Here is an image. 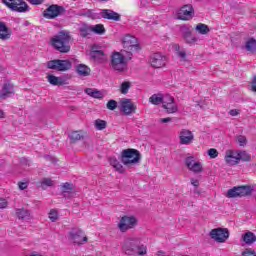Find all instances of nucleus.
<instances>
[{"mask_svg": "<svg viewBox=\"0 0 256 256\" xmlns=\"http://www.w3.org/2000/svg\"><path fill=\"white\" fill-rule=\"evenodd\" d=\"M208 155L211 159H217L219 157V152L215 148H211L208 150Z\"/></svg>", "mask_w": 256, "mask_h": 256, "instance_id": "nucleus-47", "label": "nucleus"}, {"mask_svg": "<svg viewBox=\"0 0 256 256\" xmlns=\"http://www.w3.org/2000/svg\"><path fill=\"white\" fill-rule=\"evenodd\" d=\"M135 109H137V107H135V104H133L131 100L124 98L120 101V111H122L124 115L135 113Z\"/></svg>", "mask_w": 256, "mask_h": 256, "instance_id": "nucleus-19", "label": "nucleus"}, {"mask_svg": "<svg viewBox=\"0 0 256 256\" xmlns=\"http://www.w3.org/2000/svg\"><path fill=\"white\" fill-rule=\"evenodd\" d=\"M48 218L50 219V221H52V223H55V221L59 219V211H57V209L50 210Z\"/></svg>", "mask_w": 256, "mask_h": 256, "instance_id": "nucleus-43", "label": "nucleus"}, {"mask_svg": "<svg viewBox=\"0 0 256 256\" xmlns=\"http://www.w3.org/2000/svg\"><path fill=\"white\" fill-rule=\"evenodd\" d=\"M178 137L180 145H191L195 141V135L189 129L180 130Z\"/></svg>", "mask_w": 256, "mask_h": 256, "instance_id": "nucleus-13", "label": "nucleus"}, {"mask_svg": "<svg viewBox=\"0 0 256 256\" xmlns=\"http://www.w3.org/2000/svg\"><path fill=\"white\" fill-rule=\"evenodd\" d=\"M5 118V113L3 112V110L0 109V119Z\"/></svg>", "mask_w": 256, "mask_h": 256, "instance_id": "nucleus-57", "label": "nucleus"}, {"mask_svg": "<svg viewBox=\"0 0 256 256\" xmlns=\"http://www.w3.org/2000/svg\"><path fill=\"white\" fill-rule=\"evenodd\" d=\"M21 163L26 164V165H31V162L29 160H27L26 158H22Z\"/></svg>", "mask_w": 256, "mask_h": 256, "instance_id": "nucleus-55", "label": "nucleus"}, {"mask_svg": "<svg viewBox=\"0 0 256 256\" xmlns=\"http://www.w3.org/2000/svg\"><path fill=\"white\" fill-rule=\"evenodd\" d=\"M131 52L126 54L125 52H114L111 56V67L114 71L123 73L127 71V60L131 59Z\"/></svg>", "mask_w": 256, "mask_h": 256, "instance_id": "nucleus-3", "label": "nucleus"}, {"mask_svg": "<svg viewBox=\"0 0 256 256\" xmlns=\"http://www.w3.org/2000/svg\"><path fill=\"white\" fill-rule=\"evenodd\" d=\"M210 237L216 243H225L229 239V230L227 228H215L210 231Z\"/></svg>", "mask_w": 256, "mask_h": 256, "instance_id": "nucleus-10", "label": "nucleus"}, {"mask_svg": "<svg viewBox=\"0 0 256 256\" xmlns=\"http://www.w3.org/2000/svg\"><path fill=\"white\" fill-rule=\"evenodd\" d=\"M228 113H229V115H231V117H237V115H239V110L232 109Z\"/></svg>", "mask_w": 256, "mask_h": 256, "instance_id": "nucleus-51", "label": "nucleus"}, {"mask_svg": "<svg viewBox=\"0 0 256 256\" xmlns=\"http://www.w3.org/2000/svg\"><path fill=\"white\" fill-rule=\"evenodd\" d=\"M163 109L167 113H177L179 111V108L177 107V104L175 103V98H173L171 95L167 94L164 96V103L162 104Z\"/></svg>", "mask_w": 256, "mask_h": 256, "instance_id": "nucleus-14", "label": "nucleus"}, {"mask_svg": "<svg viewBox=\"0 0 256 256\" xmlns=\"http://www.w3.org/2000/svg\"><path fill=\"white\" fill-rule=\"evenodd\" d=\"M84 92L86 95H89V97H93V99H103V93L95 88H86Z\"/></svg>", "mask_w": 256, "mask_h": 256, "instance_id": "nucleus-29", "label": "nucleus"}, {"mask_svg": "<svg viewBox=\"0 0 256 256\" xmlns=\"http://www.w3.org/2000/svg\"><path fill=\"white\" fill-rule=\"evenodd\" d=\"M31 5H41L44 0H28Z\"/></svg>", "mask_w": 256, "mask_h": 256, "instance_id": "nucleus-52", "label": "nucleus"}, {"mask_svg": "<svg viewBox=\"0 0 256 256\" xmlns=\"http://www.w3.org/2000/svg\"><path fill=\"white\" fill-rule=\"evenodd\" d=\"M73 67V64L69 60H51L47 62V68L54 71H69Z\"/></svg>", "mask_w": 256, "mask_h": 256, "instance_id": "nucleus-9", "label": "nucleus"}, {"mask_svg": "<svg viewBox=\"0 0 256 256\" xmlns=\"http://www.w3.org/2000/svg\"><path fill=\"white\" fill-rule=\"evenodd\" d=\"M194 195H201V191L199 189H194Z\"/></svg>", "mask_w": 256, "mask_h": 256, "instance_id": "nucleus-58", "label": "nucleus"}, {"mask_svg": "<svg viewBox=\"0 0 256 256\" xmlns=\"http://www.w3.org/2000/svg\"><path fill=\"white\" fill-rule=\"evenodd\" d=\"M245 49L249 53H256V40L254 38H250L245 43Z\"/></svg>", "mask_w": 256, "mask_h": 256, "instance_id": "nucleus-32", "label": "nucleus"}, {"mask_svg": "<svg viewBox=\"0 0 256 256\" xmlns=\"http://www.w3.org/2000/svg\"><path fill=\"white\" fill-rule=\"evenodd\" d=\"M65 9H63L62 6H59L57 4H53L49 6L43 13L45 19H55V17H59Z\"/></svg>", "mask_w": 256, "mask_h": 256, "instance_id": "nucleus-12", "label": "nucleus"}, {"mask_svg": "<svg viewBox=\"0 0 256 256\" xmlns=\"http://www.w3.org/2000/svg\"><path fill=\"white\" fill-rule=\"evenodd\" d=\"M2 3H4L10 11H16L17 13H26V11H29V5L23 0H2Z\"/></svg>", "mask_w": 256, "mask_h": 256, "instance_id": "nucleus-7", "label": "nucleus"}, {"mask_svg": "<svg viewBox=\"0 0 256 256\" xmlns=\"http://www.w3.org/2000/svg\"><path fill=\"white\" fill-rule=\"evenodd\" d=\"M100 1H107V0H100Z\"/></svg>", "mask_w": 256, "mask_h": 256, "instance_id": "nucleus-62", "label": "nucleus"}, {"mask_svg": "<svg viewBox=\"0 0 256 256\" xmlns=\"http://www.w3.org/2000/svg\"><path fill=\"white\" fill-rule=\"evenodd\" d=\"M79 31H80V36L81 37H87V35H89V33H91V26L87 25V24H82L79 27Z\"/></svg>", "mask_w": 256, "mask_h": 256, "instance_id": "nucleus-37", "label": "nucleus"}, {"mask_svg": "<svg viewBox=\"0 0 256 256\" xmlns=\"http://www.w3.org/2000/svg\"><path fill=\"white\" fill-rule=\"evenodd\" d=\"M10 37H11V31H9V28H7V25H5V23L0 22V39L5 41Z\"/></svg>", "mask_w": 256, "mask_h": 256, "instance_id": "nucleus-27", "label": "nucleus"}, {"mask_svg": "<svg viewBox=\"0 0 256 256\" xmlns=\"http://www.w3.org/2000/svg\"><path fill=\"white\" fill-rule=\"evenodd\" d=\"M246 252L249 253V255H251V256H252V255H253V256H256L255 250L247 249Z\"/></svg>", "mask_w": 256, "mask_h": 256, "instance_id": "nucleus-56", "label": "nucleus"}, {"mask_svg": "<svg viewBox=\"0 0 256 256\" xmlns=\"http://www.w3.org/2000/svg\"><path fill=\"white\" fill-rule=\"evenodd\" d=\"M159 123H171V118H160Z\"/></svg>", "mask_w": 256, "mask_h": 256, "instance_id": "nucleus-53", "label": "nucleus"}, {"mask_svg": "<svg viewBox=\"0 0 256 256\" xmlns=\"http://www.w3.org/2000/svg\"><path fill=\"white\" fill-rule=\"evenodd\" d=\"M90 57L96 63H105V61H107V56H105V52H103L102 50H95V48H92V50L90 51Z\"/></svg>", "mask_w": 256, "mask_h": 256, "instance_id": "nucleus-21", "label": "nucleus"}, {"mask_svg": "<svg viewBox=\"0 0 256 256\" xmlns=\"http://www.w3.org/2000/svg\"><path fill=\"white\" fill-rule=\"evenodd\" d=\"M47 81L50 85L59 86V85H67V79L64 77H57L53 74H49L47 76Z\"/></svg>", "mask_w": 256, "mask_h": 256, "instance_id": "nucleus-22", "label": "nucleus"}, {"mask_svg": "<svg viewBox=\"0 0 256 256\" xmlns=\"http://www.w3.org/2000/svg\"><path fill=\"white\" fill-rule=\"evenodd\" d=\"M190 182H191V185H193V187H199L200 185L199 180L195 178H191Z\"/></svg>", "mask_w": 256, "mask_h": 256, "instance_id": "nucleus-50", "label": "nucleus"}, {"mask_svg": "<svg viewBox=\"0 0 256 256\" xmlns=\"http://www.w3.org/2000/svg\"><path fill=\"white\" fill-rule=\"evenodd\" d=\"M196 31H198V33H200L201 35H207V33L209 32V27L205 24H198L196 26Z\"/></svg>", "mask_w": 256, "mask_h": 256, "instance_id": "nucleus-42", "label": "nucleus"}, {"mask_svg": "<svg viewBox=\"0 0 256 256\" xmlns=\"http://www.w3.org/2000/svg\"><path fill=\"white\" fill-rule=\"evenodd\" d=\"M123 48L122 53L129 55L131 53V57H133V53H137L139 50V43L137 42V38L132 35H126L123 38Z\"/></svg>", "mask_w": 256, "mask_h": 256, "instance_id": "nucleus-6", "label": "nucleus"}, {"mask_svg": "<svg viewBox=\"0 0 256 256\" xmlns=\"http://www.w3.org/2000/svg\"><path fill=\"white\" fill-rule=\"evenodd\" d=\"M11 95H13V86L9 83L4 84L0 91V99H7Z\"/></svg>", "mask_w": 256, "mask_h": 256, "instance_id": "nucleus-23", "label": "nucleus"}, {"mask_svg": "<svg viewBox=\"0 0 256 256\" xmlns=\"http://www.w3.org/2000/svg\"><path fill=\"white\" fill-rule=\"evenodd\" d=\"M184 39L186 41V43H188V45H193L194 43H197V37L193 36V34H188L186 36H184Z\"/></svg>", "mask_w": 256, "mask_h": 256, "instance_id": "nucleus-44", "label": "nucleus"}, {"mask_svg": "<svg viewBox=\"0 0 256 256\" xmlns=\"http://www.w3.org/2000/svg\"><path fill=\"white\" fill-rule=\"evenodd\" d=\"M238 158L240 161H251V155L247 151H238Z\"/></svg>", "mask_w": 256, "mask_h": 256, "instance_id": "nucleus-41", "label": "nucleus"}, {"mask_svg": "<svg viewBox=\"0 0 256 256\" xmlns=\"http://www.w3.org/2000/svg\"><path fill=\"white\" fill-rule=\"evenodd\" d=\"M224 159L227 165H239V152L227 150Z\"/></svg>", "mask_w": 256, "mask_h": 256, "instance_id": "nucleus-20", "label": "nucleus"}, {"mask_svg": "<svg viewBox=\"0 0 256 256\" xmlns=\"http://www.w3.org/2000/svg\"><path fill=\"white\" fill-rule=\"evenodd\" d=\"M76 72L80 77H89L91 75V68L85 64H79L76 67Z\"/></svg>", "mask_w": 256, "mask_h": 256, "instance_id": "nucleus-24", "label": "nucleus"}, {"mask_svg": "<svg viewBox=\"0 0 256 256\" xmlns=\"http://www.w3.org/2000/svg\"><path fill=\"white\" fill-rule=\"evenodd\" d=\"M143 238L141 237H128L124 240L122 244V251L125 255H147V245L141 243Z\"/></svg>", "mask_w": 256, "mask_h": 256, "instance_id": "nucleus-1", "label": "nucleus"}, {"mask_svg": "<svg viewBox=\"0 0 256 256\" xmlns=\"http://www.w3.org/2000/svg\"><path fill=\"white\" fill-rule=\"evenodd\" d=\"M173 49L176 51V55L180 58V61L185 63V61H187V51L181 48L179 44H173Z\"/></svg>", "mask_w": 256, "mask_h": 256, "instance_id": "nucleus-25", "label": "nucleus"}, {"mask_svg": "<svg viewBox=\"0 0 256 256\" xmlns=\"http://www.w3.org/2000/svg\"><path fill=\"white\" fill-rule=\"evenodd\" d=\"M55 185V182L51 180V178H43L37 186L40 187L41 189L45 190L47 187H53Z\"/></svg>", "mask_w": 256, "mask_h": 256, "instance_id": "nucleus-34", "label": "nucleus"}, {"mask_svg": "<svg viewBox=\"0 0 256 256\" xmlns=\"http://www.w3.org/2000/svg\"><path fill=\"white\" fill-rule=\"evenodd\" d=\"M61 189L64 197H73V184L66 182L62 184Z\"/></svg>", "mask_w": 256, "mask_h": 256, "instance_id": "nucleus-31", "label": "nucleus"}, {"mask_svg": "<svg viewBox=\"0 0 256 256\" xmlns=\"http://www.w3.org/2000/svg\"><path fill=\"white\" fill-rule=\"evenodd\" d=\"M31 256H42L41 254H37V253H32Z\"/></svg>", "mask_w": 256, "mask_h": 256, "instance_id": "nucleus-61", "label": "nucleus"}, {"mask_svg": "<svg viewBox=\"0 0 256 256\" xmlns=\"http://www.w3.org/2000/svg\"><path fill=\"white\" fill-rule=\"evenodd\" d=\"M150 63L155 69H161L167 65V57L161 53H155L151 56Z\"/></svg>", "mask_w": 256, "mask_h": 256, "instance_id": "nucleus-16", "label": "nucleus"}, {"mask_svg": "<svg viewBox=\"0 0 256 256\" xmlns=\"http://www.w3.org/2000/svg\"><path fill=\"white\" fill-rule=\"evenodd\" d=\"M180 31L183 37H186L187 35L191 34V29L187 26H181Z\"/></svg>", "mask_w": 256, "mask_h": 256, "instance_id": "nucleus-48", "label": "nucleus"}, {"mask_svg": "<svg viewBox=\"0 0 256 256\" xmlns=\"http://www.w3.org/2000/svg\"><path fill=\"white\" fill-rule=\"evenodd\" d=\"M109 163L110 165L115 168L118 173H125V168L123 167V164L117 160L115 157H110L109 158Z\"/></svg>", "mask_w": 256, "mask_h": 256, "instance_id": "nucleus-26", "label": "nucleus"}, {"mask_svg": "<svg viewBox=\"0 0 256 256\" xmlns=\"http://www.w3.org/2000/svg\"><path fill=\"white\" fill-rule=\"evenodd\" d=\"M157 256H165V252L164 251H158Z\"/></svg>", "mask_w": 256, "mask_h": 256, "instance_id": "nucleus-59", "label": "nucleus"}, {"mask_svg": "<svg viewBox=\"0 0 256 256\" xmlns=\"http://www.w3.org/2000/svg\"><path fill=\"white\" fill-rule=\"evenodd\" d=\"M69 239L76 245H83V243H87V236H85L83 230L79 228H74L69 232Z\"/></svg>", "mask_w": 256, "mask_h": 256, "instance_id": "nucleus-11", "label": "nucleus"}, {"mask_svg": "<svg viewBox=\"0 0 256 256\" xmlns=\"http://www.w3.org/2000/svg\"><path fill=\"white\" fill-rule=\"evenodd\" d=\"M99 19H108L109 21H121V15L111 9H102L98 13Z\"/></svg>", "mask_w": 256, "mask_h": 256, "instance_id": "nucleus-18", "label": "nucleus"}, {"mask_svg": "<svg viewBox=\"0 0 256 256\" xmlns=\"http://www.w3.org/2000/svg\"><path fill=\"white\" fill-rule=\"evenodd\" d=\"M139 225V220L133 215H124L120 218L118 229L121 233H127L131 229H135Z\"/></svg>", "mask_w": 256, "mask_h": 256, "instance_id": "nucleus-5", "label": "nucleus"}, {"mask_svg": "<svg viewBox=\"0 0 256 256\" xmlns=\"http://www.w3.org/2000/svg\"><path fill=\"white\" fill-rule=\"evenodd\" d=\"M193 6L191 5H184L181 7L177 13V19L181 21H189V19H193Z\"/></svg>", "mask_w": 256, "mask_h": 256, "instance_id": "nucleus-15", "label": "nucleus"}, {"mask_svg": "<svg viewBox=\"0 0 256 256\" xmlns=\"http://www.w3.org/2000/svg\"><path fill=\"white\" fill-rule=\"evenodd\" d=\"M149 103H152V105H163V103H165V96H163V94H153L150 98H149Z\"/></svg>", "mask_w": 256, "mask_h": 256, "instance_id": "nucleus-30", "label": "nucleus"}, {"mask_svg": "<svg viewBox=\"0 0 256 256\" xmlns=\"http://www.w3.org/2000/svg\"><path fill=\"white\" fill-rule=\"evenodd\" d=\"M107 109L110 111H115L117 109V101L109 100L106 104Z\"/></svg>", "mask_w": 256, "mask_h": 256, "instance_id": "nucleus-46", "label": "nucleus"}, {"mask_svg": "<svg viewBox=\"0 0 256 256\" xmlns=\"http://www.w3.org/2000/svg\"><path fill=\"white\" fill-rule=\"evenodd\" d=\"M120 161L125 167L131 169L133 165H137L141 161V153H139V150L125 149L121 152Z\"/></svg>", "mask_w": 256, "mask_h": 256, "instance_id": "nucleus-4", "label": "nucleus"}, {"mask_svg": "<svg viewBox=\"0 0 256 256\" xmlns=\"http://www.w3.org/2000/svg\"><path fill=\"white\" fill-rule=\"evenodd\" d=\"M84 134L82 131H74L69 134V138L71 141H81L83 139Z\"/></svg>", "mask_w": 256, "mask_h": 256, "instance_id": "nucleus-38", "label": "nucleus"}, {"mask_svg": "<svg viewBox=\"0 0 256 256\" xmlns=\"http://www.w3.org/2000/svg\"><path fill=\"white\" fill-rule=\"evenodd\" d=\"M51 43L59 53H69L71 51V34L67 31H60L51 39Z\"/></svg>", "mask_w": 256, "mask_h": 256, "instance_id": "nucleus-2", "label": "nucleus"}, {"mask_svg": "<svg viewBox=\"0 0 256 256\" xmlns=\"http://www.w3.org/2000/svg\"><path fill=\"white\" fill-rule=\"evenodd\" d=\"M91 31L97 35H103L105 33V26L103 24L91 26Z\"/></svg>", "mask_w": 256, "mask_h": 256, "instance_id": "nucleus-39", "label": "nucleus"}, {"mask_svg": "<svg viewBox=\"0 0 256 256\" xmlns=\"http://www.w3.org/2000/svg\"><path fill=\"white\" fill-rule=\"evenodd\" d=\"M81 17H87L88 19H99V13L93 12V10H83L80 12Z\"/></svg>", "mask_w": 256, "mask_h": 256, "instance_id": "nucleus-33", "label": "nucleus"}, {"mask_svg": "<svg viewBox=\"0 0 256 256\" xmlns=\"http://www.w3.org/2000/svg\"><path fill=\"white\" fill-rule=\"evenodd\" d=\"M16 215L18 219L22 220H28L31 217V213L29 212V210L25 209H16Z\"/></svg>", "mask_w": 256, "mask_h": 256, "instance_id": "nucleus-35", "label": "nucleus"}, {"mask_svg": "<svg viewBox=\"0 0 256 256\" xmlns=\"http://www.w3.org/2000/svg\"><path fill=\"white\" fill-rule=\"evenodd\" d=\"M129 89H131V82H122V84L120 85V93H122V95H127L129 93Z\"/></svg>", "mask_w": 256, "mask_h": 256, "instance_id": "nucleus-40", "label": "nucleus"}, {"mask_svg": "<svg viewBox=\"0 0 256 256\" xmlns=\"http://www.w3.org/2000/svg\"><path fill=\"white\" fill-rule=\"evenodd\" d=\"M242 241H244V243H246V245H253V243H255V241H256L255 233H253L251 231H247L246 233H244L242 235Z\"/></svg>", "mask_w": 256, "mask_h": 256, "instance_id": "nucleus-28", "label": "nucleus"}, {"mask_svg": "<svg viewBox=\"0 0 256 256\" xmlns=\"http://www.w3.org/2000/svg\"><path fill=\"white\" fill-rule=\"evenodd\" d=\"M236 141L238 145H240V147H245V145H247V137H245L244 135H238L236 137Z\"/></svg>", "mask_w": 256, "mask_h": 256, "instance_id": "nucleus-45", "label": "nucleus"}, {"mask_svg": "<svg viewBox=\"0 0 256 256\" xmlns=\"http://www.w3.org/2000/svg\"><path fill=\"white\" fill-rule=\"evenodd\" d=\"M185 165L193 173H201L203 171V165L199 161H195L194 156L187 157L185 159Z\"/></svg>", "mask_w": 256, "mask_h": 256, "instance_id": "nucleus-17", "label": "nucleus"}, {"mask_svg": "<svg viewBox=\"0 0 256 256\" xmlns=\"http://www.w3.org/2000/svg\"><path fill=\"white\" fill-rule=\"evenodd\" d=\"M8 203L5 198H0V209H6Z\"/></svg>", "mask_w": 256, "mask_h": 256, "instance_id": "nucleus-49", "label": "nucleus"}, {"mask_svg": "<svg viewBox=\"0 0 256 256\" xmlns=\"http://www.w3.org/2000/svg\"><path fill=\"white\" fill-rule=\"evenodd\" d=\"M253 189L250 186H235L232 189H229L226 197L233 199L235 197H247L251 195Z\"/></svg>", "mask_w": 256, "mask_h": 256, "instance_id": "nucleus-8", "label": "nucleus"}, {"mask_svg": "<svg viewBox=\"0 0 256 256\" xmlns=\"http://www.w3.org/2000/svg\"><path fill=\"white\" fill-rule=\"evenodd\" d=\"M242 256H251V255H250L249 252H247V250H246V251H244V252L242 253Z\"/></svg>", "mask_w": 256, "mask_h": 256, "instance_id": "nucleus-60", "label": "nucleus"}, {"mask_svg": "<svg viewBox=\"0 0 256 256\" xmlns=\"http://www.w3.org/2000/svg\"><path fill=\"white\" fill-rule=\"evenodd\" d=\"M94 127L97 131H103V129H107V121L102 119H97L94 122Z\"/></svg>", "mask_w": 256, "mask_h": 256, "instance_id": "nucleus-36", "label": "nucleus"}, {"mask_svg": "<svg viewBox=\"0 0 256 256\" xmlns=\"http://www.w3.org/2000/svg\"><path fill=\"white\" fill-rule=\"evenodd\" d=\"M19 189H21V191L27 189V182H20Z\"/></svg>", "mask_w": 256, "mask_h": 256, "instance_id": "nucleus-54", "label": "nucleus"}]
</instances>
